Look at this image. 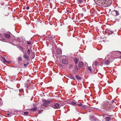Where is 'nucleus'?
Returning <instances> with one entry per match:
<instances>
[{"mask_svg": "<svg viewBox=\"0 0 121 121\" xmlns=\"http://www.w3.org/2000/svg\"><path fill=\"white\" fill-rule=\"evenodd\" d=\"M3 63H5L7 62V61L5 60V58L2 56H1V59Z\"/></svg>", "mask_w": 121, "mask_h": 121, "instance_id": "nucleus-13", "label": "nucleus"}, {"mask_svg": "<svg viewBox=\"0 0 121 121\" xmlns=\"http://www.w3.org/2000/svg\"><path fill=\"white\" fill-rule=\"evenodd\" d=\"M43 102L44 103L43 104V106L45 107H46L48 106L49 104V103H50L49 101H47L45 100H43Z\"/></svg>", "mask_w": 121, "mask_h": 121, "instance_id": "nucleus-7", "label": "nucleus"}, {"mask_svg": "<svg viewBox=\"0 0 121 121\" xmlns=\"http://www.w3.org/2000/svg\"><path fill=\"white\" fill-rule=\"evenodd\" d=\"M68 77L69 78L71 79H73V80L75 79V78H74V77L73 76V75H68Z\"/></svg>", "mask_w": 121, "mask_h": 121, "instance_id": "nucleus-14", "label": "nucleus"}, {"mask_svg": "<svg viewBox=\"0 0 121 121\" xmlns=\"http://www.w3.org/2000/svg\"><path fill=\"white\" fill-rule=\"evenodd\" d=\"M41 111H39L38 112V114H40V113H41Z\"/></svg>", "mask_w": 121, "mask_h": 121, "instance_id": "nucleus-36", "label": "nucleus"}, {"mask_svg": "<svg viewBox=\"0 0 121 121\" xmlns=\"http://www.w3.org/2000/svg\"><path fill=\"white\" fill-rule=\"evenodd\" d=\"M93 63H94V64L95 66L97 65L98 63V62L96 61H94Z\"/></svg>", "mask_w": 121, "mask_h": 121, "instance_id": "nucleus-22", "label": "nucleus"}, {"mask_svg": "<svg viewBox=\"0 0 121 121\" xmlns=\"http://www.w3.org/2000/svg\"><path fill=\"white\" fill-rule=\"evenodd\" d=\"M60 105L59 104L57 103H56L54 104L53 107L55 109H58L60 108Z\"/></svg>", "mask_w": 121, "mask_h": 121, "instance_id": "nucleus-5", "label": "nucleus"}, {"mask_svg": "<svg viewBox=\"0 0 121 121\" xmlns=\"http://www.w3.org/2000/svg\"><path fill=\"white\" fill-rule=\"evenodd\" d=\"M95 2L99 4V1H100L101 0H94Z\"/></svg>", "mask_w": 121, "mask_h": 121, "instance_id": "nucleus-18", "label": "nucleus"}, {"mask_svg": "<svg viewBox=\"0 0 121 121\" xmlns=\"http://www.w3.org/2000/svg\"><path fill=\"white\" fill-rule=\"evenodd\" d=\"M18 60H19L21 61L22 60V58L21 57H19L18 58Z\"/></svg>", "mask_w": 121, "mask_h": 121, "instance_id": "nucleus-27", "label": "nucleus"}, {"mask_svg": "<svg viewBox=\"0 0 121 121\" xmlns=\"http://www.w3.org/2000/svg\"><path fill=\"white\" fill-rule=\"evenodd\" d=\"M0 40L3 41H4L5 40V39L4 38H2L0 37Z\"/></svg>", "mask_w": 121, "mask_h": 121, "instance_id": "nucleus-24", "label": "nucleus"}, {"mask_svg": "<svg viewBox=\"0 0 121 121\" xmlns=\"http://www.w3.org/2000/svg\"><path fill=\"white\" fill-rule=\"evenodd\" d=\"M88 69L92 73V71L91 70V67H89L88 68Z\"/></svg>", "mask_w": 121, "mask_h": 121, "instance_id": "nucleus-25", "label": "nucleus"}, {"mask_svg": "<svg viewBox=\"0 0 121 121\" xmlns=\"http://www.w3.org/2000/svg\"><path fill=\"white\" fill-rule=\"evenodd\" d=\"M19 91L20 92H23V89H21L20 90H19Z\"/></svg>", "mask_w": 121, "mask_h": 121, "instance_id": "nucleus-30", "label": "nucleus"}, {"mask_svg": "<svg viewBox=\"0 0 121 121\" xmlns=\"http://www.w3.org/2000/svg\"><path fill=\"white\" fill-rule=\"evenodd\" d=\"M119 57H120V58H121V56H120Z\"/></svg>", "mask_w": 121, "mask_h": 121, "instance_id": "nucleus-46", "label": "nucleus"}, {"mask_svg": "<svg viewBox=\"0 0 121 121\" xmlns=\"http://www.w3.org/2000/svg\"><path fill=\"white\" fill-rule=\"evenodd\" d=\"M29 113L28 112H24V115H28L29 114Z\"/></svg>", "mask_w": 121, "mask_h": 121, "instance_id": "nucleus-26", "label": "nucleus"}, {"mask_svg": "<svg viewBox=\"0 0 121 121\" xmlns=\"http://www.w3.org/2000/svg\"><path fill=\"white\" fill-rule=\"evenodd\" d=\"M114 102V101H112V103H113Z\"/></svg>", "mask_w": 121, "mask_h": 121, "instance_id": "nucleus-47", "label": "nucleus"}, {"mask_svg": "<svg viewBox=\"0 0 121 121\" xmlns=\"http://www.w3.org/2000/svg\"><path fill=\"white\" fill-rule=\"evenodd\" d=\"M110 107H112V106L108 103L107 104H105L104 106V108L110 111Z\"/></svg>", "mask_w": 121, "mask_h": 121, "instance_id": "nucleus-4", "label": "nucleus"}, {"mask_svg": "<svg viewBox=\"0 0 121 121\" xmlns=\"http://www.w3.org/2000/svg\"><path fill=\"white\" fill-rule=\"evenodd\" d=\"M30 50L28 49L27 50V53L28 55H30Z\"/></svg>", "mask_w": 121, "mask_h": 121, "instance_id": "nucleus-23", "label": "nucleus"}, {"mask_svg": "<svg viewBox=\"0 0 121 121\" xmlns=\"http://www.w3.org/2000/svg\"><path fill=\"white\" fill-rule=\"evenodd\" d=\"M112 3V0H101L99 1V5L106 7L110 5Z\"/></svg>", "mask_w": 121, "mask_h": 121, "instance_id": "nucleus-1", "label": "nucleus"}, {"mask_svg": "<svg viewBox=\"0 0 121 121\" xmlns=\"http://www.w3.org/2000/svg\"><path fill=\"white\" fill-rule=\"evenodd\" d=\"M33 105H34V108L36 107V104H34Z\"/></svg>", "mask_w": 121, "mask_h": 121, "instance_id": "nucleus-35", "label": "nucleus"}, {"mask_svg": "<svg viewBox=\"0 0 121 121\" xmlns=\"http://www.w3.org/2000/svg\"><path fill=\"white\" fill-rule=\"evenodd\" d=\"M76 78L78 80H79L81 79V78L79 77L78 75H76Z\"/></svg>", "mask_w": 121, "mask_h": 121, "instance_id": "nucleus-17", "label": "nucleus"}, {"mask_svg": "<svg viewBox=\"0 0 121 121\" xmlns=\"http://www.w3.org/2000/svg\"><path fill=\"white\" fill-rule=\"evenodd\" d=\"M5 37L7 39H9L10 37V35L8 34H6L4 35Z\"/></svg>", "mask_w": 121, "mask_h": 121, "instance_id": "nucleus-12", "label": "nucleus"}, {"mask_svg": "<svg viewBox=\"0 0 121 121\" xmlns=\"http://www.w3.org/2000/svg\"><path fill=\"white\" fill-rule=\"evenodd\" d=\"M23 58H26L27 61L30 60L29 57L28 56H27L26 54L24 55Z\"/></svg>", "mask_w": 121, "mask_h": 121, "instance_id": "nucleus-10", "label": "nucleus"}, {"mask_svg": "<svg viewBox=\"0 0 121 121\" xmlns=\"http://www.w3.org/2000/svg\"><path fill=\"white\" fill-rule=\"evenodd\" d=\"M82 1V0H78V2L79 4L81 3Z\"/></svg>", "mask_w": 121, "mask_h": 121, "instance_id": "nucleus-28", "label": "nucleus"}, {"mask_svg": "<svg viewBox=\"0 0 121 121\" xmlns=\"http://www.w3.org/2000/svg\"><path fill=\"white\" fill-rule=\"evenodd\" d=\"M105 63L107 65H108L109 64V61L108 60H107L105 62Z\"/></svg>", "mask_w": 121, "mask_h": 121, "instance_id": "nucleus-19", "label": "nucleus"}, {"mask_svg": "<svg viewBox=\"0 0 121 121\" xmlns=\"http://www.w3.org/2000/svg\"><path fill=\"white\" fill-rule=\"evenodd\" d=\"M103 116V117H104V116H105V115H103L102 116Z\"/></svg>", "mask_w": 121, "mask_h": 121, "instance_id": "nucleus-45", "label": "nucleus"}, {"mask_svg": "<svg viewBox=\"0 0 121 121\" xmlns=\"http://www.w3.org/2000/svg\"><path fill=\"white\" fill-rule=\"evenodd\" d=\"M112 107H110V111L112 110Z\"/></svg>", "mask_w": 121, "mask_h": 121, "instance_id": "nucleus-38", "label": "nucleus"}, {"mask_svg": "<svg viewBox=\"0 0 121 121\" xmlns=\"http://www.w3.org/2000/svg\"><path fill=\"white\" fill-rule=\"evenodd\" d=\"M96 30L97 31H99V30L98 29H96Z\"/></svg>", "mask_w": 121, "mask_h": 121, "instance_id": "nucleus-40", "label": "nucleus"}, {"mask_svg": "<svg viewBox=\"0 0 121 121\" xmlns=\"http://www.w3.org/2000/svg\"><path fill=\"white\" fill-rule=\"evenodd\" d=\"M57 54L56 56L57 57H59L61 55L62 51L60 49H57L56 51Z\"/></svg>", "mask_w": 121, "mask_h": 121, "instance_id": "nucleus-6", "label": "nucleus"}, {"mask_svg": "<svg viewBox=\"0 0 121 121\" xmlns=\"http://www.w3.org/2000/svg\"><path fill=\"white\" fill-rule=\"evenodd\" d=\"M70 104L73 106H75L76 104V103L74 102H72L70 103Z\"/></svg>", "mask_w": 121, "mask_h": 121, "instance_id": "nucleus-20", "label": "nucleus"}, {"mask_svg": "<svg viewBox=\"0 0 121 121\" xmlns=\"http://www.w3.org/2000/svg\"><path fill=\"white\" fill-rule=\"evenodd\" d=\"M111 118L109 117H106L105 118V120L106 121H109L110 120Z\"/></svg>", "mask_w": 121, "mask_h": 121, "instance_id": "nucleus-16", "label": "nucleus"}, {"mask_svg": "<svg viewBox=\"0 0 121 121\" xmlns=\"http://www.w3.org/2000/svg\"><path fill=\"white\" fill-rule=\"evenodd\" d=\"M27 43L28 44H31V42L29 41H28Z\"/></svg>", "mask_w": 121, "mask_h": 121, "instance_id": "nucleus-29", "label": "nucleus"}, {"mask_svg": "<svg viewBox=\"0 0 121 121\" xmlns=\"http://www.w3.org/2000/svg\"><path fill=\"white\" fill-rule=\"evenodd\" d=\"M78 57H75L73 58V60L75 64H77L78 62Z\"/></svg>", "mask_w": 121, "mask_h": 121, "instance_id": "nucleus-9", "label": "nucleus"}, {"mask_svg": "<svg viewBox=\"0 0 121 121\" xmlns=\"http://www.w3.org/2000/svg\"><path fill=\"white\" fill-rule=\"evenodd\" d=\"M111 10L110 9H109V11H110Z\"/></svg>", "mask_w": 121, "mask_h": 121, "instance_id": "nucleus-43", "label": "nucleus"}, {"mask_svg": "<svg viewBox=\"0 0 121 121\" xmlns=\"http://www.w3.org/2000/svg\"><path fill=\"white\" fill-rule=\"evenodd\" d=\"M25 86L27 88L28 87L27 86V83H26L25 84Z\"/></svg>", "mask_w": 121, "mask_h": 121, "instance_id": "nucleus-31", "label": "nucleus"}, {"mask_svg": "<svg viewBox=\"0 0 121 121\" xmlns=\"http://www.w3.org/2000/svg\"><path fill=\"white\" fill-rule=\"evenodd\" d=\"M27 66V65L26 64H25L24 65V66L25 67H26Z\"/></svg>", "mask_w": 121, "mask_h": 121, "instance_id": "nucleus-32", "label": "nucleus"}, {"mask_svg": "<svg viewBox=\"0 0 121 121\" xmlns=\"http://www.w3.org/2000/svg\"><path fill=\"white\" fill-rule=\"evenodd\" d=\"M29 64V62H27V63H26L27 65H28Z\"/></svg>", "mask_w": 121, "mask_h": 121, "instance_id": "nucleus-41", "label": "nucleus"}, {"mask_svg": "<svg viewBox=\"0 0 121 121\" xmlns=\"http://www.w3.org/2000/svg\"><path fill=\"white\" fill-rule=\"evenodd\" d=\"M26 9L27 10H28L29 9V6H27L26 7Z\"/></svg>", "mask_w": 121, "mask_h": 121, "instance_id": "nucleus-34", "label": "nucleus"}, {"mask_svg": "<svg viewBox=\"0 0 121 121\" xmlns=\"http://www.w3.org/2000/svg\"><path fill=\"white\" fill-rule=\"evenodd\" d=\"M37 110L36 107H35L31 109L30 110L32 111H35Z\"/></svg>", "mask_w": 121, "mask_h": 121, "instance_id": "nucleus-21", "label": "nucleus"}, {"mask_svg": "<svg viewBox=\"0 0 121 121\" xmlns=\"http://www.w3.org/2000/svg\"><path fill=\"white\" fill-rule=\"evenodd\" d=\"M2 6L4 4V3H2L1 4Z\"/></svg>", "mask_w": 121, "mask_h": 121, "instance_id": "nucleus-39", "label": "nucleus"}, {"mask_svg": "<svg viewBox=\"0 0 121 121\" xmlns=\"http://www.w3.org/2000/svg\"><path fill=\"white\" fill-rule=\"evenodd\" d=\"M88 106H82V107L81 108L82 109H86L87 108H88Z\"/></svg>", "mask_w": 121, "mask_h": 121, "instance_id": "nucleus-15", "label": "nucleus"}, {"mask_svg": "<svg viewBox=\"0 0 121 121\" xmlns=\"http://www.w3.org/2000/svg\"><path fill=\"white\" fill-rule=\"evenodd\" d=\"M10 114H7V116L8 117H9L10 116Z\"/></svg>", "mask_w": 121, "mask_h": 121, "instance_id": "nucleus-37", "label": "nucleus"}, {"mask_svg": "<svg viewBox=\"0 0 121 121\" xmlns=\"http://www.w3.org/2000/svg\"><path fill=\"white\" fill-rule=\"evenodd\" d=\"M119 53H120V54L121 55V52H119Z\"/></svg>", "mask_w": 121, "mask_h": 121, "instance_id": "nucleus-44", "label": "nucleus"}, {"mask_svg": "<svg viewBox=\"0 0 121 121\" xmlns=\"http://www.w3.org/2000/svg\"><path fill=\"white\" fill-rule=\"evenodd\" d=\"M78 65L80 67H82L83 65V63L82 62H79L78 64Z\"/></svg>", "mask_w": 121, "mask_h": 121, "instance_id": "nucleus-11", "label": "nucleus"}, {"mask_svg": "<svg viewBox=\"0 0 121 121\" xmlns=\"http://www.w3.org/2000/svg\"><path fill=\"white\" fill-rule=\"evenodd\" d=\"M111 13L112 15L115 16V20L118 21H120L121 19L120 17H117V16L119 15L118 11L116 10H113L111 12Z\"/></svg>", "mask_w": 121, "mask_h": 121, "instance_id": "nucleus-2", "label": "nucleus"}, {"mask_svg": "<svg viewBox=\"0 0 121 121\" xmlns=\"http://www.w3.org/2000/svg\"><path fill=\"white\" fill-rule=\"evenodd\" d=\"M105 32L107 33L108 34H111L112 33V32L108 29H106L105 30Z\"/></svg>", "mask_w": 121, "mask_h": 121, "instance_id": "nucleus-8", "label": "nucleus"}, {"mask_svg": "<svg viewBox=\"0 0 121 121\" xmlns=\"http://www.w3.org/2000/svg\"><path fill=\"white\" fill-rule=\"evenodd\" d=\"M82 103H80L79 104H78V105L80 106H82Z\"/></svg>", "mask_w": 121, "mask_h": 121, "instance_id": "nucleus-33", "label": "nucleus"}, {"mask_svg": "<svg viewBox=\"0 0 121 121\" xmlns=\"http://www.w3.org/2000/svg\"><path fill=\"white\" fill-rule=\"evenodd\" d=\"M63 57L64 58L62 60V63L65 65H66L68 63V61L67 57L66 56H63Z\"/></svg>", "mask_w": 121, "mask_h": 121, "instance_id": "nucleus-3", "label": "nucleus"}, {"mask_svg": "<svg viewBox=\"0 0 121 121\" xmlns=\"http://www.w3.org/2000/svg\"><path fill=\"white\" fill-rule=\"evenodd\" d=\"M6 62H7L8 63H10L9 61H7Z\"/></svg>", "mask_w": 121, "mask_h": 121, "instance_id": "nucleus-42", "label": "nucleus"}]
</instances>
